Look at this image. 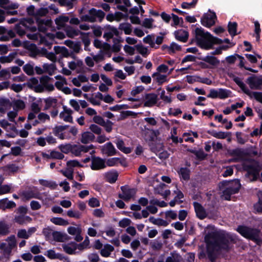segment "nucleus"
<instances>
[{
	"mask_svg": "<svg viewBox=\"0 0 262 262\" xmlns=\"http://www.w3.org/2000/svg\"><path fill=\"white\" fill-rule=\"evenodd\" d=\"M16 207V204L12 201H9L7 198L0 200V209L5 210L7 209H12Z\"/></svg>",
	"mask_w": 262,
	"mask_h": 262,
	"instance_id": "obj_19",
	"label": "nucleus"
},
{
	"mask_svg": "<svg viewBox=\"0 0 262 262\" xmlns=\"http://www.w3.org/2000/svg\"><path fill=\"white\" fill-rule=\"evenodd\" d=\"M207 133L217 139H226L228 136L231 135L230 132H224L221 131L217 132L215 130H208Z\"/></svg>",
	"mask_w": 262,
	"mask_h": 262,
	"instance_id": "obj_20",
	"label": "nucleus"
},
{
	"mask_svg": "<svg viewBox=\"0 0 262 262\" xmlns=\"http://www.w3.org/2000/svg\"><path fill=\"white\" fill-rule=\"evenodd\" d=\"M196 216L200 220H203L207 216L206 212L202 205L196 202L193 203Z\"/></svg>",
	"mask_w": 262,
	"mask_h": 262,
	"instance_id": "obj_15",
	"label": "nucleus"
},
{
	"mask_svg": "<svg viewBox=\"0 0 262 262\" xmlns=\"http://www.w3.org/2000/svg\"><path fill=\"white\" fill-rule=\"evenodd\" d=\"M115 143L117 148L122 152L126 154H129L132 152V149L130 147L124 146V142L122 140L118 139Z\"/></svg>",
	"mask_w": 262,
	"mask_h": 262,
	"instance_id": "obj_30",
	"label": "nucleus"
},
{
	"mask_svg": "<svg viewBox=\"0 0 262 262\" xmlns=\"http://www.w3.org/2000/svg\"><path fill=\"white\" fill-rule=\"evenodd\" d=\"M136 48L138 52L141 54L143 57H146L148 54V49L146 47H144L142 45H137Z\"/></svg>",
	"mask_w": 262,
	"mask_h": 262,
	"instance_id": "obj_54",
	"label": "nucleus"
},
{
	"mask_svg": "<svg viewBox=\"0 0 262 262\" xmlns=\"http://www.w3.org/2000/svg\"><path fill=\"white\" fill-rule=\"evenodd\" d=\"M34 19L32 17H26L22 18L20 21V24L25 28L28 27V26L32 25L34 24Z\"/></svg>",
	"mask_w": 262,
	"mask_h": 262,
	"instance_id": "obj_52",
	"label": "nucleus"
},
{
	"mask_svg": "<svg viewBox=\"0 0 262 262\" xmlns=\"http://www.w3.org/2000/svg\"><path fill=\"white\" fill-rule=\"evenodd\" d=\"M77 244L75 242H71L68 244H65L62 246L63 249L67 253L72 255L75 253V250L77 249Z\"/></svg>",
	"mask_w": 262,
	"mask_h": 262,
	"instance_id": "obj_25",
	"label": "nucleus"
},
{
	"mask_svg": "<svg viewBox=\"0 0 262 262\" xmlns=\"http://www.w3.org/2000/svg\"><path fill=\"white\" fill-rule=\"evenodd\" d=\"M105 30L112 33L113 36L115 35L116 36H119L120 35L119 32L117 29L114 26H112L110 25H107L105 27Z\"/></svg>",
	"mask_w": 262,
	"mask_h": 262,
	"instance_id": "obj_60",
	"label": "nucleus"
},
{
	"mask_svg": "<svg viewBox=\"0 0 262 262\" xmlns=\"http://www.w3.org/2000/svg\"><path fill=\"white\" fill-rule=\"evenodd\" d=\"M232 185L228 187L231 194L237 193L241 187L240 181L238 179H234L231 181Z\"/></svg>",
	"mask_w": 262,
	"mask_h": 262,
	"instance_id": "obj_23",
	"label": "nucleus"
},
{
	"mask_svg": "<svg viewBox=\"0 0 262 262\" xmlns=\"http://www.w3.org/2000/svg\"><path fill=\"white\" fill-rule=\"evenodd\" d=\"M16 55V52L11 53L8 56H2L0 57V62L2 63H10L15 58Z\"/></svg>",
	"mask_w": 262,
	"mask_h": 262,
	"instance_id": "obj_44",
	"label": "nucleus"
},
{
	"mask_svg": "<svg viewBox=\"0 0 262 262\" xmlns=\"http://www.w3.org/2000/svg\"><path fill=\"white\" fill-rule=\"evenodd\" d=\"M174 35L177 40L183 42H187L189 37L188 32L182 29L176 31Z\"/></svg>",
	"mask_w": 262,
	"mask_h": 262,
	"instance_id": "obj_17",
	"label": "nucleus"
},
{
	"mask_svg": "<svg viewBox=\"0 0 262 262\" xmlns=\"http://www.w3.org/2000/svg\"><path fill=\"white\" fill-rule=\"evenodd\" d=\"M198 0H192L191 3L183 2L181 4V7L183 9H190L194 8L198 3Z\"/></svg>",
	"mask_w": 262,
	"mask_h": 262,
	"instance_id": "obj_61",
	"label": "nucleus"
},
{
	"mask_svg": "<svg viewBox=\"0 0 262 262\" xmlns=\"http://www.w3.org/2000/svg\"><path fill=\"white\" fill-rule=\"evenodd\" d=\"M186 81L189 84H192L195 82H199L202 83L210 85L212 84V81L207 77H201L199 76L187 75Z\"/></svg>",
	"mask_w": 262,
	"mask_h": 262,
	"instance_id": "obj_11",
	"label": "nucleus"
},
{
	"mask_svg": "<svg viewBox=\"0 0 262 262\" xmlns=\"http://www.w3.org/2000/svg\"><path fill=\"white\" fill-rule=\"evenodd\" d=\"M198 55V57H196V59L205 61L211 66H216L220 63V60L215 56L209 55L203 56L201 53H199Z\"/></svg>",
	"mask_w": 262,
	"mask_h": 262,
	"instance_id": "obj_12",
	"label": "nucleus"
},
{
	"mask_svg": "<svg viewBox=\"0 0 262 262\" xmlns=\"http://www.w3.org/2000/svg\"><path fill=\"white\" fill-rule=\"evenodd\" d=\"M6 241L8 242L7 247H9L12 250L16 247V240L14 235H11L8 237Z\"/></svg>",
	"mask_w": 262,
	"mask_h": 262,
	"instance_id": "obj_49",
	"label": "nucleus"
},
{
	"mask_svg": "<svg viewBox=\"0 0 262 262\" xmlns=\"http://www.w3.org/2000/svg\"><path fill=\"white\" fill-rule=\"evenodd\" d=\"M210 12V14L205 13L201 18V23L202 25L206 27L209 28L215 24V19L216 15L214 12Z\"/></svg>",
	"mask_w": 262,
	"mask_h": 262,
	"instance_id": "obj_10",
	"label": "nucleus"
},
{
	"mask_svg": "<svg viewBox=\"0 0 262 262\" xmlns=\"http://www.w3.org/2000/svg\"><path fill=\"white\" fill-rule=\"evenodd\" d=\"M181 49L182 48L181 46L174 42H172L169 46V54H173L176 51H181Z\"/></svg>",
	"mask_w": 262,
	"mask_h": 262,
	"instance_id": "obj_55",
	"label": "nucleus"
},
{
	"mask_svg": "<svg viewBox=\"0 0 262 262\" xmlns=\"http://www.w3.org/2000/svg\"><path fill=\"white\" fill-rule=\"evenodd\" d=\"M105 30L112 33L113 36L115 35L116 36H119L120 35L119 32L117 29L114 26H112L110 25H107L105 27Z\"/></svg>",
	"mask_w": 262,
	"mask_h": 262,
	"instance_id": "obj_59",
	"label": "nucleus"
},
{
	"mask_svg": "<svg viewBox=\"0 0 262 262\" xmlns=\"http://www.w3.org/2000/svg\"><path fill=\"white\" fill-rule=\"evenodd\" d=\"M105 15V13L101 10H97L92 8L89 11V14L83 15L81 17L82 20L90 23L96 21V18L98 19L99 22H101Z\"/></svg>",
	"mask_w": 262,
	"mask_h": 262,
	"instance_id": "obj_6",
	"label": "nucleus"
},
{
	"mask_svg": "<svg viewBox=\"0 0 262 262\" xmlns=\"http://www.w3.org/2000/svg\"><path fill=\"white\" fill-rule=\"evenodd\" d=\"M52 236L54 240L57 242H64L67 239L68 235L66 234H62L57 231H53Z\"/></svg>",
	"mask_w": 262,
	"mask_h": 262,
	"instance_id": "obj_26",
	"label": "nucleus"
},
{
	"mask_svg": "<svg viewBox=\"0 0 262 262\" xmlns=\"http://www.w3.org/2000/svg\"><path fill=\"white\" fill-rule=\"evenodd\" d=\"M231 92L230 90L220 88L218 90L219 98L225 99L230 96Z\"/></svg>",
	"mask_w": 262,
	"mask_h": 262,
	"instance_id": "obj_42",
	"label": "nucleus"
},
{
	"mask_svg": "<svg viewBox=\"0 0 262 262\" xmlns=\"http://www.w3.org/2000/svg\"><path fill=\"white\" fill-rule=\"evenodd\" d=\"M50 156L51 157V159L58 160H62L64 157L62 153L55 150L51 151Z\"/></svg>",
	"mask_w": 262,
	"mask_h": 262,
	"instance_id": "obj_58",
	"label": "nucleus"
},
{
	"mask_svg": "<svg viewBox=\"0 0 262 262\" xmlns=\"http://www.w3.org/2000/svg\"><path fill=\"white\" fill-rule=\"evenodd\" d=\"M237 23L229 21L228 24V31L232 37H234L239 33H237Z\"/></svg>",
	"mask_w": 262,
	"mask_h": 262,
	"instance_id": "obj_28",
	"label": "nucleus"
},
{
	"mask_svg": "<svg viewBox=\"0 0 262 262\" xmlns=\"http://www.w3.org/2000/svg\"><path fill=\"white\" fill-rule=\"evenodd\" d=\"M73 146H76V144L72 145L70 143L66 144H62L59 145L58 148L60 150L62 153L68 154L70 152H71Z\"/></svg>",
	"mask_w": 262,
	"mask_h": 262,
	"instance_id": "obj_39",
	"label": "nucleus"
},
{
	"mask_svg": "<svg viewBox=\"0 0 262 262\" xmlns=\"http://www.w3.org/2000/svg\"><path fill=\"white\" fill-rule=\"evenodd\" d=\"M88 205L91 207H97L100 205L99 201L96 198H92L88 201Z\"/></svg>",
	"mask_w": 262,
	"mask_h": 262,
	"instance_id": "obj_63",
	"label": "nucleus"
},
{
	"mask_svg": "<svg viewBox=\"0 0 262 262\" xmlns=\"http://www.w3.org/2000/svg\"><path fill=\"white\" fill-rule=\"evenodd\" d=\"M43 69L45 72L48 73L50 76H52L54 71L56 70V67L55 64L53 63L48 64L45 63L42 66Z\"/></svg>",
	"mask_w": 262,
	"mask_h": 262,
	"instance_id": "obj_38",
	"label": "nucleus"
},
{
	"mask_svg": "<svg viewBox=\"0 0 262 262\" xmlns=\"http://www.w3.org/2000/svg\"><path fill=\"white\" fill-rule=\"evenodd\" d=\"M10 226L5 221H0V235L5 236L10 232Z\"/></svg>",
	"mask_w": 262,
	"mask_h": 262,
	"instance_id": "obj_35",
	"label": "nucleus"
},
{
	"mask_svg": "<svg viewBox=\"0 0 262 262\" xmlns=\"http://www.w3.org/2000/svg\"><path fill=\"white\" fill-rule=\"evenodd\" d=\"M233 80L241 89L244 93L251 98L253 97L257 101L262 103V92H251L238 77L234 76L233 78Z\"/></svg>",
	"mask_w": 262,
	"mask_h": 262,
	"instance_id": "obj_5",
	"label": "nucleus"
},
{
	"mask_svg": "<svg viewBox=\"0 0 262 262\" xmlns=\"http://www.w3.org/2000/svg\"><path fill=\"white\" fill-rule=\"evenodd\" d=\"M32 218L29 216L25 215H16L14 217V222L19 225H23L27 222H31Z\"/></svg>",
	"mask_w": 262,
	"mask_h": 262,
	"instance_id": "obj_27",
	"label": "nucleus"
},
{
	"mask_svg": "<svg viewBox=\"0 0 262 262\" xmlns=\"http://www.w3.org/2000/svg\"><path fill=\"white\" fill-rule=\"evenodd\" d=\"M230 155L231 156H236L241 158L243 157L245 154L242 149L237 148L231 150L230 152Z\"/></svg>",
	"mask_w": 262,
	"mask_h": 262,
	"instance_id": "obj_53",
	"label": "nucleus"
},
{
	"mask_svg": "<svg viewBox=\"0 0 262 262\" xmlns=\"http://www.w3.org/2000/svg\"><path fill=\"white\" fill-rule=\"evenodd\" d=\"M95 137L94 135L90 132H85L81 135V142L83 144H87L90 142L94 140Z\"/></svg>",
	"mask_w": 262,
	"mask_h": 262,
	"instance_id": "obj_24",
	"label": "nucleus"
},
{
	"mask_svg": "<svg viewBox=\"0 0 262 262\" xmlns=\"http://www.w3.org/2000/svg\"><path fill=\"white\" fill-rule=\"evenodd\" d=\"M171 256H168L166 259V262H179L181 256L174 251L170 253Z\"/></svg>",
	"mask_w": 262,
	"mask_h": 262,
	"instance_id": "obj_46",
	"label": "nucleus"
},
{
	"mask_svg": "<svg viewBox=\"0 0 262 262\" xmlns=\"http://www.w3.org/2000/svg\"><path fill=\"white\" fill-rule=\"evenodd\" d=\"M51 222L55 225L60 226H66L69 224L68 221L65 220L61 217H53L51 219Z\"/></svg>",
	"mask_w": 262,
	"mask_h": 262,
	"instance_id": "obj_47",
	"label": "nucleus"
},
{
	"mask_svg": "<svg viewBox=\"0 0 262 262\" xmlns=\"http://www.w3.org/2000/svg\"><path fill=\"white\" fill-rule=\"evenodd\" d=\"M202 28H196L195 30V39L196 45L202 49L208 50L212 49L211 38L206 35Z\"/></svg>",
	"mask_w": 262,
	"mask_h": 262,
	"instance_id": "obj_3",
	"label": "nucleus"
},
{
	"mask_svg": "<svg viewBox=\"0 0 262 262\" xmlns=\"http://www.w3.org/2000/svg\"><path fill=\"white\" fill-rule=\"evenodd\" d=\"M120 162L121 160L119 158L115 157L109 158L107 160L105 159V168L107 166L112 167L116 166Z\"/></svg>",
	"mask_w": 262,
	"mask_h": 262,
	"instance_id": "obj_43",
	"label": "nucleus"
},
{
	"mask_svg": "<svg viewBox=\"0 0 262 262\" xmlns=\"http://www.w3.org/2000/svg\"><path fill=\"white\" fill-rule=\"evenodd\" d=\"M121 190L122 192V194H119V198L126 202L133 198L136 195L137 192V188H130L128 185L121 186Z\"/></svg>",
	"mask_w": 262,
	"mask_h": 262,
	"instance_id": "obj_7",
	"label": "nucleus"
},
{
	"mask_svg": "<svg viewBox=\"0 0 262 262\" xmlns=\"http://www.w3.org/2000/svg\"><path fill=\"white\" fill-rule=\"evenodd\" d=\"M236 231L244 238L251 241L257 246L262 245V238L260 236V230L258 228L252 227L244 225H240L237 227Z\"/></svg>",
	"mask_w": 262,
	"mask_h": 262,
	"instance_id": "obj_2",
	"label": "nucleus"
},
{
	"mask_svg": "<svg viewBox=\"0 0 262 262\" xmlns=\"http://www.w3.org/2000/svg\"><path fill=\"white\" fill-rule=\"evenodd\" d=\"M105 173L106 181L111 184L115 183L118 179V173L117 171H110Z\"/></svg>",
	"mask_w": 262,
	"mask_h": 262,
	"instance_id": "obj_21",
	"label": "nucleus"
},
{
	"mask_svg": "<svg viewBox=\"0 0 262 262\" xmlns=\"http://www.w3.org/2000/svg\"><path fill=\"white\" fill-rule=\"evenodd\" d=\"M207 257L211 262H216V251L221 250L229 251L231 249L229 237L221 232H212L205 236Z\"/></svg>",
	"mask_w": 262,
	"mask_h": 262,
	"instance_id": "obj_1",
	"label": "nucleus"
},
{
	"mask_svg": "<svg viewBox=\"0 0 262 262\" xmlns=\"http://www.w3.org/2000/svg\"><path fill=\"white\" fill-rule=\"evenodd\" d=\"M0 250L3 251L4 257L7 259H9L12 253V249L7 247L6 243H2L0 244Z\"/></svg>",
	"mask_w": 262,
	"mask_h": 262,
	"instance_id": "obj_33",
	"label": "nucleus"
},
{
	"mask_svg": "<svg viewBox=\"0 0 262 262\" xmlns=\"http://www.w3.org/2000/svg\"><path fill=\"white\" fill-rule=\"evenodd\" d=\"M27 49L30 51V56L31 57L35 58L40 53V51L37 48L35 43H31Z\"/></svg>",
	"mask_w": 262,
	"mask_h": 262,
	"instance_id": "obj_41",
	"label": "nucleus"
},
{
	"mask_svg": "<svg viewBox=\"0 0 262 262\" xmlns=\"http://www.w3.org/2000/svg\"><path fill=\"white\" fill-rule=\"evenodd\" d=\"M148 221L150 223H152L153 224L159 226L166 227L169 224V223L166 221L160 218L156 219L154 216H150L149 218Z\"/></svg>",
	"mask_w": 262,
	"mask_h": 262,
	"instance_id": "obj_32",
	"label": "nucleus"
},
{
	"mask_svg": "<svg viewBox=\"0 0 262 262\" xmlns=\"http://www.w3.org/2000/svg\"><path fill=\"white\" fill-rule=\"evenodd\" d=\"M262 77V76H260ZM246 83L252 90H260L262 86V78L252 74L246 80Z\"/></svg>",
	"mask_w": 262,
	"mask_h": 262,
	"instance_id": "obj_9",
	"label": "nucleus"
},
{
	"mask_svg": "<svg viewBox=\"0 0 262 262\" xmlns=\"http://www.w3.org/2000/svg\"><path fill=\"white\" fill-rule=\"evenodd\" d=\"M39 183L42 186L48 187L52 190L56 189L57 187V184L54 181H48L43 179L39 180Z\"/></svg>",
	"mask_w": 262,
	"mask_h": 262,
	"instance_id": "obj_31",
	"label": "nucleus"
},
{
	"mask_svg": "<svg viewBox=\"0 0 262 262\" xmlns=\"http://www.w3.org/2000/svg\"><path fill=\"white\" fill-rule=\"evenodd\" d=\"M67 215L70 217L79 219L82 216V213L78 210H69L67 211Z\"/></svg>",
	"mask_w": 262,
	"mask_h": 262,
	"instance_id": "obj_51",
	"label": "nucleus"
},
{
	"mask_svg": "<svg viewBox=\"0 0 262 262\" xmlns=\"http://www.w3.org/2000/svg\"><path fill=\"white\" fill-rule=\"evenodd\" d=\"M69 20L68 16L61 15L56 18L55 20V24L58 27V29L64 26V24Z\"/></svg>",
	"mask_w": 262,
	"mask_h": 262,
	"instance_id": "obj_36",
	"label": "nucleus"
},
{
	"mask_svg": "<svg viewBox=\"0 0 262 262\" xmlns=\"http://www.w3.org/2000/svg\"><path fill=\"white\" fill-rule=\"evenodd\" d=\"M120 42V39L114 38L113 42L114 44L112 46V51L114 52H118L120 51L121 49V45L119 43Z\"/></svg>",
	"mask_w": 262,
	"mask_h": 262,
	"instance_id": "obj_56",
	"label": "nucleus"
},
{
	"mask_svg": "<svg viewBox=\"0 0 262 262\" xmlns=\"http://www.w3.org/2000/svg\"><path fill=\"white\" fill-rule=\"evenodd\" d=\"M243 169L247 172L248 176H252L253 177L254 180L257 179L259 174V169L256 166L251 164H244L243 165Z\"/></svg>",
	"mask_w": 262,
	"mask_h": 262,
	"instance_id": "obj_14",
	"label": "nucleus"
},
{
	"mask_svg": "<svg viewBox=\"0 0 262 262\" xmlns=\"http://www.w3.org/2000/svg\"><path fill=\"white\" fill-rule=\"evenodd\" d=\"M186 151L195 155L196 159L200 161L204 160L207 156V154H205L202 149L196 150L195 149L188 148Z\"/></svg>",
	"mask_w": 262,
	"mask_h": 262,
	"instance_id": "obj_22",
	"label": "nucleus"
},
{
	"mask_svg": "<svg viewBox=\"0 0 262 262\" xmlns=\"http://www.w3.org/2000/svg\"><path fill=\"white\" fill-rule=\"evenodd\" d=\"M45 106L44 110H47L50 108L53 104H56L57 103V99L55 98L48 97L45 99Z\"/></svg>",
	"mask_w": 262,
	"mask_h": 262,
	"instance_id": "obj_48",
	"label": "nucleus"
},
{
	"mask_svg": "<svg viewBox=\"0 0 262 262\" xmlns=\"http://www.w3.org/2000/svg\"><path fill=\"white\" fill-rule=\"evenodd\" d=\"M101 150L103 154L108 157L116 155L117 152L114 146L111 142H107L102 146Z\"/></svg>",
	"mask_w": 262,
	"mask_h": 262,
	"instance_id": "obj_13",
	"label": "nucleus"
},
{
	"mask_svg": "<svg viewBox=\"0 0 262 262\" xmlns=\"http://www.w3.org/2000/svg\"><path fill=\"white\" fill-rule=\"evenodd\" d=\"M80 34L82 35L81 40L85 47H87L90 44V40L89 38V33L80 32Z\"/></svg>",
	"mask_w": 262,
	"mask_h": 262,
	"instance_id": "obj_62",
	"label": "nucleus"
},
{
	"mask_svg": "<svg viewBox=\"0 0 262 262\" xmlns=\"http://www.w3.org/2000/svg\"><path fill=\"white\" fill-rule=\"evenodd\" d=\"M190 170L187 167H181L179 171L181 178L185 181H188L190 179Z\"/></svg>",
	"mask_w": 262,
	"mask_h": 262,
	"instance_id": "obj_37",
	"label": "nucleus"
},
{
	"mask_svg": "<svg viewBox=\"0 0 262 262\" xmlns=\"http://www.w3.org/2000/svg\"><path fill=\"white\" fill-rule=\"evenodd\" d=\"M69 127L68 125H56L53 128V133L54 135L58 137L60 139L63 140L65 139V136L62 133Z\"/></svg>",
	"mask_w": 262,
	"mask_h": 262,
	"instance_id": "obj_18",
	"label": "nucleus"
},
{
	"mask_svg": "<svg viewBox=\"0 0 262 262\" xmlns=\"http://www.w3.org/2000/svg\"><path fill=\"white\" fill-rule=\"evenodd\" d=\"M79 32L78 30L70 26H69L66 29L67 35L70 38H73L75 36L78 35Z\"/></svg>",
	"mask_w": 262,
	"mask_h": 262,
	"instance_id": "obj_50",
	"label": "nucleus"
},
{
	"mask_svg": "<svg viewBox=\"0 0 262 262\" xmlns=\"http://www.w3.org/2000/svg\"><path fill=\"white\" fill-rule=\"evenodd\" d=\"M23 69L24 71L29 76L33 75L34 74L33 67L29 63L26 64Z\"/></svg>",
	"mask_w": 262,
	"mask_h": 262,
	"instance_id": "obj_57",
	"label": "nucleus"
},
{
	"mask_svg": "<svg viewBox=\"0 0 262 262\" xmlns=\"http://www.w3.org/2000/svg\"><path fill=\"white\" fill-rule=\"evenodd\" d=\"M157 95L155 93L146 94L144 97V106L151 107L157 103Z\"/></svg>",
	"mask_w": 262,
	"mask_h": 262,
	"instance_id": "obj_16",
	"label": "nucleus"
},
{
	"mask_svg": "<svg viewBox=\"0 0 262 262\" xmlns=\"http://www.w3.org/2000/svg\"><path fill=\"white\" fill-rule=\"evenodd\" d=\"M23 195L27 200L32 198H36V194L32 190H27L23 192Z\"/></svg>",
	"mask_w": 262,
	"mask_h": 262,
	"instance_id": "obj_64",
	"label": "nucleus"
},
{
	"mask_svg": "<svg viewBox=\"0 0 262 262\" xmlns=\"http://www.w3.org/2000/svg\"><path fill=\"white\" fill-rule=\"evenodd\" d=\"M202 28H196L195 30V39L196 45L202 49L208 50L212 49L211 38L206 35Z\"/></svg>",
	"mask_w": 262,
	"mask_h": 262,
	"instance_id": "obj_4",
	"label": "nucleus"
},
{
	"mask_svg": "<svg viewBox=\"0 0 262 262\" xmlns=\"http://www.w3.org/2000/svg\"><path fill=\"white\" fill-rule=\"evenodd\" d=\"M19 169L20 167L18 166L13 163L7 164L3 167L4 171L13 174L17 172Z\"/></svg>",
	"mask_w": 262,
	"mask_h": 262,
	"instance_id": "obj_34",
	"label": "nucleus"
},
{
	"mask_svg": "<svg viewBox=\"0 0 262 262\" xmlns=\"http://www.w3.org/2000/svg\"><path fill=\"white\" fill-rule=\"evenodd\" d=\"M119 29L123 30L126 35H129L132 31V25L128 23H121L119 26Z\"/></svg>",
	"mask_w": 262,
	"mask_h": 262,
	"instance_id": "obj_40",
	"label": "nucleus"
},
{
	"mask_svg": "<svg viewBox=\"0 0 262 262\" xmlns=\"http://www.w3.org/2000/svg\"><path fill=\"white\" fill-rule=\"evenodd\" d=\"M105 159L96 156H91L90 168L93 170H100L105 168Z\"/></svg>",
	"mask_w": 262,
	"mask_h": 262,
	"instance_id": "obj_8",
	"label": "nucleus"
},
{
	"mask_svg": "<svg viewBox=\"0 0 262 262\" xmlns=\"http://www.w3.org/2000/svg\"><path fill=\"white\" fill-rule=\"evenodd\" d=\"M114 250V248L113 246L110 244H106L104 245V248L100 250V254L102 256L104 257H109L111 253Z\"/></svg>",
	"mask_w": 262,
	"mask_h": 262,
	"instance_id": "obj_29",
	"label": "nucleus"
},
{
	"mask_svg": "<svg viewBox=\"0 0 262 262\" xmlns=\"http://www.w3.org/2000/svg\"><path fill=\"white\" fill-rule=\"evenodd\" d=\"M156 76L157 77L156 80L157 82H158L159 85H161L164 82L167 81V76L165 75H162L159 73L158 72H156L152 75V77H155Z\"/></svg>",
	"mask_w": 262,
	"mask_h": 262,
	"instance_id": "obj_45",
	"label": "nucleus"
}]
</instances>
